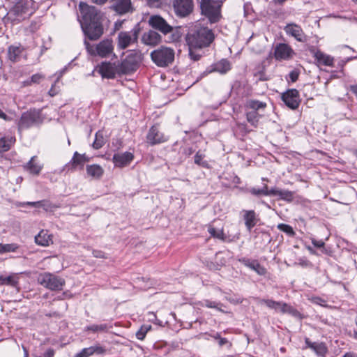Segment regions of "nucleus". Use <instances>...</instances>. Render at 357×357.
Segmentation results:
<instances>
[{
    "label": "nucleus",
    "mask_w": 357,
    "mask_h": 357,
    "mask_svg": "<svg viewBox=\"0 0 357 357\" xmlns=\"http://www.w3.org/2000/svg\"><path fill=\"white\" fill-rule=\"evenodd\" d=\"M23 348V351H24V357H29V352L27 351V349H26V347H24V346L22 347Z\"/></svg>",
    "instance_id": "obj_62"
},
{
    "label": "nucleus",
    "mask_w": 357,
    "mask_h": 357,
    "mask_svg": "<svg viewBox=\"0 0 357 357\" xmlns=\"http://www.w3.org/2000/svg\"><path fill=\"white\" fill-rule=\"evenodd\" d=\"M26 205L28 206H34V207H39V205L41 204L40 202H26Z\"/></svg>",
    "instance_id": "obj_54"
},
{
    "label": "nucleus",
    "mask_w": 357,
    "mask_h": 357,
    "mask_svg": "<svg viewBox=\"0 0 357 357\" xmlns=\"http://www.w3.org/2000/svg\"><path fill=\"white\" fill-rule=\"evenodd\" d=\"M297 264L301 266L302 267H307L311 265L310 262L305 258L299 259Z\"/></svg>",
    "instance_id": "obj_49"
},
{
    "label": "nucleus",
    "mask_w": 357,
    "mask_h": 357,
    "mask_svg": "<svg viewBox=\"0 0 357 357\" xmlns=\"http://www.w3.org/2000/svg\"><path fill=\"white\" fill-rule=\"evenodd\" d=\"M142 40L146 45L155 46L161 42V36L154 30H149L144 33Z\"/></svg>",
    "instance_id": "obj_20"
},
{
    "label": "nucleus",
    "mask_w": 357,
    "mask_h": 357,
    "mask_svg": "<svg viewBox=\"0 0 357 357\" xmlns=\"http://www.w3.org/2000/svg\"><path fill=\"white\" fill-rule=\"evenodd\" d=\"M109 329V327L107 324H93L89 326L86 328V331H90L93 333L97 332H105Z\"/></svg>",
    "instance_id": "obj_40"
},
{
    "label": "nucleus",
    "mask_w": 357,
    "mask_h": 357,
    "mask_svg": "<svg viewBox=\"0 0 357 357\" xmlns=\"http://www.w3.org/2000/svg\"><path fill=\"white\" fill-rule=\"evenodd\" d=\"M305 343L319 355L324 356L327 351L326 346L322 343L311 342L308 339L305 340Z\"/></svg>",
    "instance_id": "obj_33"
},
{
    "label": "nucleus",
    "mask_w": 357,
    "mask_h": 357,
    "mask_svg": "<svg viewBox=\"0 0 357 357\" xmlns=\"http://www.w3.org/2000/svg\"><path fill=\"white\" fill-rule=\"evenodd\" d=\"M259 304L265 305L268 308L283 314L287 313L294 317L299 315V312L296 309L285 303L278 302L271 299H261L259 300Z\"/></svg>",
    "instance_id": "obj_9"
},
{
    "label": "nucleus",
    "mask_w": 357,
    "mask_h": 357,
    "mask_svg": "<svg viewBox=\"0 0 357 357\" xmlns=\"http://www.w3.org/2000/svg\"><path fill=\"white\" fill-rule=\"evenodd\" d=\"M217 341L220 347H223L225 345H227L228 347H231V343L229 342L227 338L222 337L220 336V337Z\"/></svg>",
    "instance_id": "obj_48"
},
{
    "label": "nucleus",
    "mask_w": 357,
    "mask_h": 357,
    "mask_svg": "<svg viewBox=\"0 0 357 357\" xmlns=\"http://www.w3.org/2000/svg\"><path fill=\"white\" fill-rule=\"evenodd\" d=\"M39 119L38 113L29 112L24 113L19 122V129L27 128L38 122Z\"/></svg>",
    "instance_id": "obj_17"
},
{
    "label": "nucleus",
    "mask_w": 357,
    "mask_h": 357,
    "mask_svg": "<svg viewBox=\"0 0 357 357\" xmlns=\"http://www.w3.org/2000/svg\"><path fill=\"white\" fill-rule=\"evenodd\" d=\"M84 45L87 52L91 56H99L107 57L113 52L114 47L112 41L107 39L100 42L96 46L91 45L88 41L84 40Z\"/></svg>",
    "instance_id": "obj_8"
},
{
    "label": "nucleus",
    "mask_w": 357,
    "mask_h": 357,
    "mask_svg": "<svg viewBox=\"0 0 357 357\" xmlns=\"http://www.w3.org/2000/svg\"><path fill=\"white\" fill-rule=\"evenodd\" d=\"M202 305L203 306H206V307H207L208 308H215L218 311L224 312V313H227V312L225 311L222 308V307L223 306V305L222 303H217L215 301H210V300H204L203 301Z\"/></svg>",
    "instance_id": "obj_38"
},
{
    "label": "nucleus",
    "mask_w": 357,
    "mask_h": 357,
    "mask_svg": "<svg viewBox=\"0 0 357 357\" xmlns=\"http://www.w3.org/2000/svg\"><path fill=\"white\" fill-rule=\"evenodd\" d=\"M149 24L153 29L160 31L164 35L172 33L174 31L173 26L169 24L164 18L158 15L151 16L149 20Z\"/></svg>",
    "instance_id": "obj_10"
},
{
    "label": "nucleus",
    "mask_w": 357,
    "mask_h": 357,
    "mask_svg": "<svg viewBox=\"0 0 357 357\" xmlns=\"http://www.w3.org/2000/svg\"><path fill=\"white\" fill-rule=\"evenodd\" d=\"M208 232L211 234V236L214 238H218V239H220L222 241L225 240V234H224L222 229L217 230L215 228L210 227L208 228Z\"/></svg>",
    "instance_id": "obj_44"
},
{
    "label": "nucleus",
    "mask_w": 357,
    "mask_h": 357,
    "mask_svg": "<svg viewBox=\"0 0 357 357\" xmlns=\"http://www.w3.org/2000/svg\"><path fill=\"white\" fill-rule=\"evenodd\" d=\"M79 8L82 17L79 20L84 34L91 40H98L103 33L102 13L96 7L80 2Z\"/></svg>",
    "instance_id": "obj_1"
},
{
    "label": "nucleus",
    "mask_w": 357,
    "mask_h": 357,
    "mask_svg": "<svg viewBox=\"0 0 357 357\" xmlns=\"http://www.w3.org/2000/svg\"><path fill=\"white\" fill-rule=\"evenodd\" d=\"M173 8L175 14L184 17L190 14L193 10L192 0H174Z\"/></svg>",
    "instance_id": "obj_12"
},
{
    "label": "nucleus",
    "mask_w": 357,
    "mask_h": 357,
    "mask_svg": "<svg viewBox=\"0 0 357 357\" xmlns=\"http://www.w3.org/2000/svg\"><path fill=\"white\" fill-rule=\"evenodd\" d=\"M93 3H96V4H100V5H102V4H104L105 3H106L107 1V0H91Z\"/></svg>",
    "instance_id": "obj_58"
},
{
    "label": "nucleus",
    "mask_w": 357,
    "mask_h": 357,
    "mask_svg": "<svg viewBox=\"0 0 357 357\" xmlns=\"http://www.w3.org/2000/svg\"><path fill=\"white\" fill-rule=\"evenodd\" d=\"M278 229L286 234H287L289 236H294L295 234V232L293 230V228L289 225H286V224H279L278 225Z\"/></svg>",
    "instance_id": "obj_46"
},
{
    "label": "nucleus",
    "mask_w": 357,
    "mask_h": 357,
    "mask_svg": "<svg viewBox=\"0 0 357 357\" xmlns=\"http://www.w3.org/2000/svg\"><path fill=\"white\" fill-rule=\"evenodd\" d=\"M41 204L39 205V207H42L45 210H47L50 207V204L46 201H40Z\"/></svg>",
    "instance_id": "obj_53"
},
{
    "label": "nucleus",
    "mask_w": 357,
    "mask_h": 357,
    "mask_svg": "<svg viewBox=\"0 0 357 357\" xmlns=\"http://www.w3.org/2000/svg\"><path fill=\"white\" fill-rule=\"evenodd\" d=\"M144 59V54L139 51L131 52L126 58L118 64L119 74H128L135 71Z\"/></svg>",
    "instance_id": "obj_5"
},
{
    "label": "nucleus",
    "mask_w": 357,
    "mask_h": 357,
    "mask_svg": "<svg viewBox=\"0 0 357 357\" xmlns=\"http://www.w3.org/2000/svg\"><path fill=\"white\" fill-rule=\"evenodd\" d=\"M231 68V63L227 59H221L220 61L213 63L211 66L209 73L218 72L221 74H225Z\"/></svg>",
    "instance_id": "obj_22"
},
{
    "label": "nucleus",
    "mask_w": 357,
    "mask_h": 357,
    "mask_svg": "<svg viewBox=\"0 0 357 357\" xmlns=\"http://www.w3.org/2000/svg\"><path fill=\"white\" fill-rule=\"evenodd\" d=\"M147 142L151 145H155L165 142L168 140V137L161 132L157 126H152L146 136Z\"/></svg>",
    "instance_id": "obj_15"
},
{
    "label": "nucleus",
    "mask_w": 357,
    "mask_h": 357,
    "mask_svg": "<svg viewBox=\"0 0 357 357\" xmlns=\"http://www.w3.org/2000/svg\"><path fill=\"white\" fill-rule=\"evenodd\" d=\"M111 8L121 15L134 10L131 0H112Z\"/></svg>",
    "instance_id": "obj_14"
},
{
    "label": "nucleus",
    "mask_w": 357,
    "mask_h": 357,
    "mask_svg": "<svg viewBox=\"0 0 357 357\" xmlns=\"http://www.w3.org/2000/svg\"><path fill=\"white\" fill-rule=\"evenodd\" d=\"M351 91L357 96V84L350 86Z\"/></svg>",
    "instance_id": "obj_59"
},
{
    "label": "nucleus",
    "mask_w": 357,
    "mask_h": 357,
    "mask_svg": "<svg viewBox=\"0 0 357 357\" xmlns=\"http://www.w3.org/2000/svg\"><path fill=\"white\" fill-rule=\"evenodd\" d=\"M275 3L282 4L287 0H273Z\"/></svg>",
    "instance_id": "obj_64"
},
{
    "label": "nucleus",
    "mask_w": 357,
    "mask_h": 357,
    "mask_svg": "<svg viewBox=\"0 0 357 357\" xmlns=\"http://www.w3.org/2000/svg\"><path fill=\"white\" fill-rule=\"evenodd\" d=\"M313 54L314 57L319 64H322L326 66H333L334 59L332 56L326 54L319 50L314 51Z\"/></svg>",
    "instance_id": "obj_27"
},
{
    "label": "nucleus",
    "mask_w": 357,
    "mask_h": 357,
    "mask_svg": "<svg viewBox=\"0 0 357 357\" xmlns=\"http://www.w3.org/2000/svg\"><path fill=\"white\" fill-rule=\"evenodd\" d=\"M245 266L255 271L259 275H264L266 273V268L261 266L260 264L256 260H250L247 259H242L239 260Z\"/></svg>",
    "instance_id": "obj_24"
},
{
    "label": "nucleus",
    "mask_w": 357,
    "mask_h": 357,
    "mask_svg": "<svg viewBox=\"0 0 357 357\" xmlns=\"http://www.w3.org/2000/svg\"><path fill=\"white\" fill-rule=\"evenodd\" d=\"M105 144L103 135L100 132L96 134L95 140L93 143V147L96 149H100Z\"/></svg>",
    "instance_id": "obj_43"
},
{
    "label": "nucleus",
    "mask_w": 357,
    "mask_h": 357,
    "mask_svg": "<svg viewBox=\"0 0 357 357\" xmlns=\"http://www.w3.org/2000/svg\"><path fill=\"white\" fill-rule=\"evenodd\" d=\"M194 50H195V49H191V50L189 49V55L192 59H193L194 61H197L199 59L200 56H199V55L195 54L194 52Z\"/></svg>",
    "instance_id": "obj_51"
},
{
    "label": "nucleus",
    "mask_w": 357,
    "mask_h": 357,
    "mask_svg": "<svg viewBox=\"0 0 357 357\" xmlns=\"http://www.w3.org/2000/svg\"><path fill=\"white\" fill-rule=\"evenodd\" d=\"M6 117L7 116L6 115V114L3 113V111L0 109V118L6 119Z\"/></svg>",
    "instance_id": "obj_63"
},
{
    "label": "nucleus",
    "mask_w": 357,
    "mask_h": 357,
    "mask_svg": "<svg viewBox=\"0 0 357 357\" xmlns=\"http://www.w3.org/2000/svg\"><path fill=\"white\" fill-rule=\"evenodd\" d=\"M34 10L33 0H20L8 13V17L13 23H19L31 15Z\"/></svg>",
    "instance_id": "obj_3"
},
{
    "label": "nucleus",
    "mask_w": 357,
    "mask_h": 357,
    "mask_svg": "<svg viewBox=\"0 0 357 357\" xmlns=\"http://www.w3.org/2000/svg\"><path fill=\"white\" fill-rule=\"evenodd\" d=\"M138 38V31L136 29H132L130 31H121L118 34V47L124 50L131 44L137 42Z\"/></svg>",
    "instance_id": "obj_11"
},
{
    "label": "nucleus",
    "mask_w": 357,
    "mask_h": 357,
    "mask_svg": "<svg viewBox=\"0 0 357 357\" xmlns=\"http://www.w3.org/2000/svg\"><path fill=\"white\" fill-rule=\"evenodd\" d=\"M151 58L158 66L166 67L174 61V50L162 46L151 53Z\"/></svg>",
    "instance_id": "obj_7"
},
{
    "label": "nucleus",
    "mask_w": 357,
    "mask_h": 357,
    "mask_svg": "<svg viewBox=\"0 0 357 357\" xmlns=\"http://www.w3.org/2000/svg\"><path fill=\"white\" fill-rule=\"evenodd\" d=\"M62 295H63V299H65V298H70L72 297L71 294L70 292H68V291H64L62 294Z\"/></svg>",
    "instance_id": "obj_57"
},
{
    "label": "nucleus",
    "mask_w": 357,
    "mask_h": 357,
    "mask_svg": "<svg viewBox=\"0 0 357 357\" xmlns=\"http://www.w3.org/2000/svg\"><path fill=\"white\" fill-rule=\"evenodd\" d=\"M246 106L257 112L258 109H264L266 107V104L259 100H250L247 102Z\"/></svg>",
    "instance_id": "obj_36"
},
{
    "label": "nucleus",
    "mask_w": 357,
    "mask_h": 357,
    "mask_svg": "<svg viewBox=\"0 0 357 357\" xmlns=\"http://www.w3.org/2000/svg\"><path fill=\"white\" fill-rule=\"evenodd\" d=\"M151 325H144L136 333V336L138 340H142L144 339L147 332L151 330Z\"/></svg>",
    "instance_id": "obj_45"
},
{
    "label": "nucleus",
    "mask_w": 357,
    "mask_h": 357,
    "mask_svg": "<svg viewBox=\"0 0 357 357\" xmlns=\"http://www.w3.org/2000/svg\"><path fill=\"white\" fill-rule=\"evenodd\" d=\"M248 121L253 126L257 127L259 115L256 111H251L246 114Z\"/></svg>",
    "instance_id": "obj_39"
},
{
    "label": "nucleus",
    "mask_w": 357,
    "mask_h": 357,
    "mask_svg": "<svg viewBox=\"0 0 357 357\" xmlns=\"http://www.w3.org/2000/svg\"><path fill=\"white\" fill-rule=\"evenodd\" d=\"M282 99L285 105L292 109H296L299 106V93L296 89L288 90L282 94Z\"/></svg>",
    "instance_id": "obj_13"
},
{
    "label": "nucleus",
    "mask_w": 357,
    "mask_h": 357,
    "mask_svg": "<svg viewBox=\"0 0 357 357\" xmlns=\"http://www.w3.org/2000/svg\"><path fill=\"white\" fill-rule=\"evenodd\" d=\"M271 195L278 196L281 199L291 202L294 199V193L287 190L271 189Z\"/></svg>",
    "instance_id": "obj_29"
},
{
    "label": "nucleus",
    "mask_w": 357,
    "mask_h": 357,
    "mask_svg": "<svg viewBox=\"0 0 357 357\" xmlns=\"http://www.w3.org/2000/svg\"><path fill=\"white\" fill-rule=\"evenodd\" d=\"M37 282L40 285L52 291H60L66 284L63 278L47 272L39 274Z\"/></svg>",
    "instance_id": "obj_6"
},
{
    "label": "nucleus",
    "mask_w": 357,
    "mask_h": 357,
    "mask_svg": "<svg viewBox=\"0 0 357 357\" xmlns=\"http://www.w3.org/2000/svg\"><path fill=\"white\" fill-rule=\"evenodd\" d=\"M56 93V92L54 90V86H52L51 89L49 91V94L51 96H55Z\"/></svg>",
    "instance_id": "obj_61"
},
{
    "label": "nucleus",
    "mask_w": 357,
    "mask_h": 357,
    "mask_svg": "<svg viewBox=\"0 0 357 357\" xmlns=\"http://www.w3.org/2000/svg\"><path fill=\"white\" fill-rule=\"evenodd\" d=\"M87 174L93 178H100L103 174V169L98 165H91L86 166Z\"/></svg>",
    "instance_id": "obj_30"
},
{
    "label": "nucleus",
    "mask_w": 357,
    "mask_h": 357,
    "mask_svg": "<svg viewBox=\"0 0 357 357\" xmlns=\"http://www.w3.org/2000/svg\"><path fill=\"white\" fill-rule=\"evenodd\" d=\"M35 242L40 246H49L53 243L52 236L47 230L43 229L35 236Z\"/></svg>",
    "instance_id": "obj_23"
},
{
    "label": "nucleus",
    "mask_w": 357,
    "mask_h": 357,
    "mask_svg": "<svg viewBox=\"0 0 357 357\" xmlns=\"http://www.w3.org/2000/svg\"><path fill=\"white\" fill-rule=\"evenodd\" d=\"M209 336H211V337H213V339L218 340L220 337V335L219 333H215L214 334H211L209 335Z\"/></svg>",
    "instance_id": "obj_60"
},
{
    "label": "nucleus",
    "mask_w": 357,
    "mask_h": 357,
    "mask_svg": "<svg viewBox=\"0 0 357 357\" xmlns=\"http://www.w3.org/2000/svg\"><path fill=\"white\" fill-rule=\"evenodd\" d=\"M312 243L317 248H322L325 245V243L322 240L317 241L314 238H312Z\"/></svg>",
    "instance_id": "obj_50"
},
{
    "label": "nucleus",
    "mask_w": 357,
    "mask_h": 357,
    "mask_svg": "<svg viewBox=\"0 0 357 357\" xmlns=\"http://www.w3.org/2000/svg\"><path fill=\"white\" fill-rule=\"evenodd\" d=\"M44 78H45V76L42 74H40V73L34 74L31 76L30 80H26V81L24 82V86H29L32 84H38Z\"/></svg>",
    "instance_id": "obj_42"
},
{
    "label": "nucleus",
    "mask_w": 357,
    "mask_h": 357,
    "mask_svg": "<svg viewBox=\"0 0 357 357\" xmlns=\"http://www.w3.org/2000/svg\"><path fill=\"white\" fill-rule=\"evenodd\" d=\"M214 38L213 31L200 24H195L185 36V40L190 50H199L208 47Z\"/></svg>",
    "instance_id": "obj_2"
},
{
    "label": "nucleus",
    "mask_w": 357,
    "mask_h": 357,
    "mask_svg": "<svg viewBox=\"0 0 357 357\" xmlns=\"http://www.w3.org/2000/svg\"><path fill=\"white\" fill-rule=\"evenodd\" d=\"M22 52V47L21 46L11 45L8 47V59L15 62L18 61Z\"/></svg>",
    "instance_id": "obj_32"
},
{
    "label": "nucleus",
    "mask_w": 357,
    "mask_h": 357,
    "mask_svg": "<svg viewBox=\"0 0 357 357\" xmlns=\"http://www.w3.org/2000/svg\"><path fill=\"white\" fill-rule=\"evenodd\" d=\"M105 352V349L99 345L92 346L83 349L75 357H89L93 354H102Z\"/></svg>",
    "instance_id": "obj_25"
},
{
    "label": "nucleus",
    "mask_w": 357,
    "mask_h": 357,
    "mask_svg": "<svg viewBox=\"0 0 357 357\" xmlns=\"http://www.w3.org/2000/svg\"><path fill=\"white\" fill-rule=\"evenodd\" d=\"M243 218L247 229L250 231L257 224V218L256 213L253 210L243 211Z\"/></svg>",
    "instance_id": "obj_26"
},
{
    "label": "nucleus",
    "mask_w": 357,
    "mask_h": 357,
    "mask_svg": "<svg viewBox=\"0 0 357 357\" xmlns=\"http://www.w3.org/2000/svg\"><path fill=\"white\" fill-rule=\"evenodd\" d=\"M36 159V156L32 157L25 166V168L31 174L38 175L40 172L43 166L40 165L38 162H37Z\"/></svg>",
    "instance_id": "obj_31"
},
{
    "label": "nucleus",
    "mask_w": 357,
    "mask_h": 357,
    "mask_svg": "<svg viewBox=\"0 0 357 357\" xmlns=\"http://www.w3.org/2000/svg\"><path fill=\"white\" fill-rule=\"evenodd\" d=\"M222 1L200 0L202 14L205 15L211 23H215L221 18Z\"/></svg>",
    "instance_id": "obj_4"
},
{
    "label": "nucleus",
    "mask_w": 357,
    "mask_h": 357,
    "mask_svg": "<svg viewBox=\"0 0 357 357\" xmlns=\"http://www.w3.org/2000/svg\"><path fill=\"white\" fill-rule=\"evenodd\" d=\"M294 50L287 44L280 43L275 46L274 55L277 60H287L292 57Z\"/></svg>",
    "instance_id": "obj_16"
},
{
    "label": "nucleus",
    "mask_w": 357,
    "mask_h": 357,
    "mask_svg": "<svg viewBox=\"0 0 357 357\" xmlns=\"http://www.w3.org/2000/svg\"><path fill=\"white\" fill-rule=\"evenodd\" d=\"M249 191L252 195H256V196H259L261 195H266V196L271 195V190H268V187L266 185H265L264 186V188L261 189H257L255 188H252L250 189Z\"/></svg>",
    "instance_id": "obj_41"
},
{
    "label": "nucleus",
    "mask_w": 357,
    "mask_h": 357,
    "mask_svg": "<svg viewBox=\"0 0 357 357\" xmlns=\"http://www.w3.org/2000/svg\"><path fill=\"white\" fill-rule=\"evenodd\" d=\"M202 160V155L199 154V153H197L196 155H195V162L196 164L200 165Z\"/></svg>",
    "instance_id": "obj_52"
},
{
    "label": "nucleus",
    "mask_w": 357,
    "mask_h": 357,
    "mask_svg": "<svg viewBox=\"0 0 357 357\" xmlns=\"http://www.w3.org/2000/svg\"><path fill=\"white\" fill-rule=\"evenodd\" d=\"M134 158V155L130 152H124L121 153H115L113 155L112 161L116 167H123L128 165Z\"/></svg>",
    "instance_id": "obj_19"
},
{
    "label": "nucleus",
    "mask_w": 357,
    "mask_h": 357,
    "mask_svg": "<svg viewBox=\"0 0 357 357\" xmlns=\"http://www.w3.org/2000/svg\"><path fill=\"white\" fill-rule=\"evenodd\" d=\"M178 38V36L177 35H176L175 33H172V36L168 38V40L167 41L170 43V42L176 40Z\"/></svg>",
    "instance_id": "obj_55"
},
{
    "label": "nucleus",
    "mask_w": 357,
    "mask_h": 357,
    "mask_svg": "<svg viewBox=\"0 0 357 357\" xmlns=\"http://www.w3.org/2000/svg\"><path fill=\"white\" fill-rule=\"evenodd\" d=\"M87 161L88 158L84 154H79L77 152H75L70 160L72 169H76L77 167L82 169Z\"/></svg>",
    "instance_id": "obj_28"
},
{
    "label": "nucleus",
    "mask_w": 357,
    "mask_h": 357,
    "mask_svg": "<svg viewBox=\"0 0 357 357\" xmlns=\"http://www.w3.org/2000/svg\"><path fill=\"white\" fill-rule=\"evenodd\" d=\"M97 71L102 77L109 79L114 78L116 73H118V65L114 66V65L109 62H102L98 66Z\"/></svg>",
    "instance_id": "obj_18"
},
{
    "label": "nucleus",
    "mask_w": 357,
    "mask_h": 357,
    "mask_svg": "<svg viewBox=\"0 0 357 357\" xmlns=\"http://www.w3.org/2000/svg\"><path fill=\"white\" fill-rule=\"evenodd\" d=\"M19 246L16 243L2 244L0 243V254L7 252H14L18 249Z\"/></svg>",
    "instance_id": "obj_37"
},
{
    "label": "nucleus",
    "mask_w": 357,
    "mask_h": 357,
    "mask_svg": "<svg viewBox=\"0 0 357 357\" xmlns=\"http://www.w3.org/2000/svg\"><path fill=\"white\" fill-rule=\"evenodd\" d=\"M162 0H147V3L150 7L159 8L162 5Z\"/></svg>",
    "instance_id": "obj_47"
},
{
    "label": "nucleus",
    "mask_w": 357,
    "mask_h": 357,
    "mask_svg": "<svg viewBox=\"0 0 357 357\" xmlns=\"http://www.w3.org/2000/svg\"><path fill=\"white\" fill-rule=\"evenodd\" d=\"M342 357H357V355L353 352H347Z\"/></svg>",
    "instance_id": "obj_56"
},
{
    "label": "nucleus",
    "mask_w": 357,
    "mask_h": 357,
    "mask_svg": "<svg viewBox=\"0 0 357 357\" xmlns=\"http://www.w3.org/2000/svg\"><path fill=\"white\" fill-rule=\"evenodd\" d=\"M15 142V137H6L0 139V153L8 151Z\"/></svg>",
    "instance_id": "obj_34"
},
{
    "label": "nucleus",
    "mask_w": 357,
    "mask_h": 357,
    "mask_svg": "<svg viewBox=\"0 0 357 357\" xmlns=\"http://www.w3.org/2000/svg\"><path fill=\"white\" fill-rule=\"evenodd\" d=\"M284 31L287 34L295 38L298 41L302 42L304 40V33L300 26L295 24H289L284 27Z\"/></svg>",
    "instance_id": "obj_21"
},
{
    "label": "nucleus",
    "mask_w": 357,
    "mask_h": 357,
    "mask_svg": "<svg viewBox=\"0 0 357 357\" xmlns=\"http://www.w3.org/2000/svg\"><path fill=\"white\" fill-rule=\"evenodd\" d=\"M17 280L15 275H9L8 277L0 276L1 285H10L15 287L17 284Z\"/></svg>",
    "instance_id": "obj_35"
}]
</instances>
